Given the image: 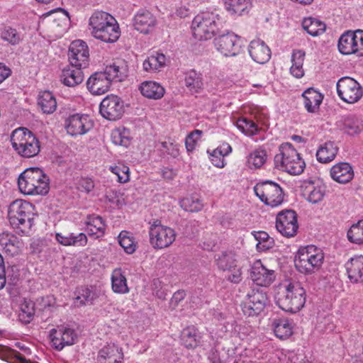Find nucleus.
Wrapping results in <instances>:
<instances>
[{
	"label": "nucleus",
	"mask_w": 363,
	"mask_h": 363,
	"mask_svg": "<svg viewBox=\"0 0 363 363\" xmlns=\"http://www.w3.org/2000/svg\"><path fill=\"white\" fill-rule=\"evenodd\" d=\"M91 35L105 43L116 42L120 36L119 26L116 19L104 11H95L89 18Z\"/></svg>",
	"instance_id": "obj_1"
},
{
	"label": "nucleus",
	"mask_w": 363,
	"mask_h": 363,
	"mask_svg": "<svg viewBox=\"0 0 363 363\" xmlns=\"http://www.w3.org/2000/svg\"><path fill=\"white\" fill-rule=\"evenodd\" d=\"M275 299L283 311L296 313L305 305L306 290L300 283L290 281L279 288Z\"/></svg>",
	"instance_id": "obj_2"
},
{
	"label": "nucleus",
	"mask_w": 363,
	"mask_h": 363,
	"mask_svg": "<svg viewBox=\"0 0 363 363\" xmlns=\"http://www.w3.org/2000/svg\"><path fill=\"white\" fill-rule=\"evenodd\" d=\"M34 206L23 200L13 201L9 208L10 224L20 235H28L33 225Z\"/></svg>",
	"instance_id": "obj_3"
},
{
	"label": "nucleus",
	"mask_w": 363,
	"mask_h": 363,
	"mask_svg": "<svg viewBox=\"0 0 363 363\" xmlns=\"http://www.w3.org/2000/svg\"><path fill=\"white\" fill-rule=\"evenodd\" d=\"M20 191L28 195H45L49 191V178L38 167H30L23 171L18 179Z\"/></svg>",
	"instance_id": "obj_4"
},
{
	"label": "nucleus",
	"mask_w": 363,
	"mask_h": 363,
	"mask_svg": "<svg viewBox=\"0 0 363 363\" xmlns=\"http://www.w3.org/2000/svg\"><path fill=\"white\" fill-rule=\"evenodd\" d=\"M11 143L17 154L24 158L33 157L40 151L38 138L26 128H19L13 130L11 136Z\"/></svg>",
	"instance_id": "obj_5"
},
{
	"label": "nucleus",
	"mask_w": 363,
	"mask_h": 363,
	"mask_svg": "<svg viewBox=\"0 0 363 363\" xmlns=\"http://www.w3.org/2000/svg\"><path fill=\"white\" fill-rule=\"evenodd\" d=\"M279 151L274 160L277 169L294 175L300 174L303 172L306 167L305 162L291 143L281 144Z\"/></svg>",
	"instance_id": "obj_6"
},
{
	"label": "nucleus",
	"mask_w": 363,
	"mask_h": 363,
	"mask_svg": "<svg viewBox=\"0 0 363 363\" xmlns=\"http://www.w3.org/2000/svg\"><path fill=\"white\" fill-rule=\"evenodd\" d=\"M113 80L121 81L118 66H106L104 72H95L86 82L89 91L94 95H101L108 91Z\"/></svg>",
	"instance_id": "obj_7"
},
{
	"label": "nucleus",
	"mask_w": 363,
	"mask_h": 363,
	"mask_svg": "<svg viewBox=\"0 0 363 363\" xmlns=\"http://www.w3.org/2000/svg\"><path fill=\"white\" fill-rule=\"evenodd\" d=\"M324 259L323 253L313 245L300 248L294 259L295 267L301 273L311 274L318 270Z\"/></svg>",
	"instance_id": "obj_8"
},
{
	"label": "nucleus",
	"mask_w": 363,
	"mask_h": 363,
	"mask_svg": "<svg viewBox=\"0 0 363 363\" xmlns=\"http://www.w3.org/2000/svg\"><path fill=\"white\" fill-rule=\"evenodd\" d=\"M217 19L212 13H203L195 16L191 23L195 38L199 40L212 38L218 29Z\"/></svg>",
	"instance_id": "obj_9"
},
{
	"label": "nucleus",
	"mask_w": 363,
	"mask_h": 363,
	"mask_svg": "<svg viewBox=\"0 0 363 363\" xmlns=\"http://www.w3.org/2000/svg\"><path fill=\"white\" fill-rule=\"evenodd\" d=\"M336 89L339 98L347 104H354L363 96L362 86L350 77H341L336 83Z\"/></svg>",
	"instance_id": "obj_10"
},
{
	"label": "nucleus",
	"mask_w": 363,
	"mask_h": 363,
	"mask_svg": "<svg viewBox=\"0 0 363 363\" xmlns=\"http://www.w3.org/2000/svg\"><path fill=\"white\" fill-rule=\"evenodd\" d=\"M255 194L265 204L272 207L280 205L284 200L282 189L272 181L267 180L254 187Z\"/></svg>",
	"instance_id": "obj_11"
},
{
	"label": "nucleus",
	"mask_w": 363,
	"mask_h": 363,
	"mask_svg": "<svg viewBox=\"0 0 363 363\" xmlns=\"http://www.w3.org/2000/svg\"><path fill=\"white\" fill-rule=\"evenodd\" d=\"M267 301V292L260 287L253 288L241 303L242 311L249 317L257 315L265 308Z\"/></svg>",
	"instance_id": "obj_12"
},
{
	"label": "nucleus",
	"mask_w": 363,
	"mask_h": 363,
	"mask_svg": "<svg viewBox=\"0 0 363 363\" xmlns=\"http://www.w3.org/2000/svg\"><path fill=\"white\" fill-rule=\"evenodd\" d=\"M150 242L154 248L162 249L170 246L175 240L174 230L161 224L160 221H155L149 230Z\"/></svg>",
	"instance_id": "obj_13"
},
{
	"label": "nucleus",
	"mask_w": 363,
	"mask_h": 363,
	"mask_svg": "<svg viewBox=\"0 0 363 363\" xmlns=\"http://www.w3.org/2000/svg\"><path fill=\"white\" fill-rule=\"evenodd\" d=\"M276 228L284 237L296 235L298 228L296 212L293 210L279 212L276 218Z\"/></svg>",
	"instance_id": "obj_14"
},
{
	"label": "nucleus",
	"mask_w": 363,
	"mask_h": 363,
	"mask_svg": "<svg viewBox=\"0 0 363 363\" xmlns=\"http://www.w3.org/2000/svg\"><path fill=\"white\" fill-rule=\"evenodd\" d=\"M99 111L101 116L108 120H117L124 113L123 101L116 95H108L101 102Z\"/></svg>",
	"instance_id": "obj_15"
},
{
	"label": "nucleus",
	"mask_w": 363,
	"mask_h": 363,
	"mask_svg": "<svg viewBox=\"0 0 363 363\" xmlns=\"http://www.w3.org/2000/svg\"><path fill=\"white\" fill-rule=\"evenodd\" d=\"M68 58L70 65L84 69L89 65V53L85 42L78 40L73 41L69 48Z\"/></svg>",
	"instance_id": "obj_16"
},
{
	"label": "nucleus",
	"mask_w": 363,
	"mask_h": 363,
	"mask_svg": "<svg viewBox=\"0 0 363 363\" xmlns=\"http://www.w3.org/2000/svg\"><path fill=\"white\" fill-rule=\"evenodd\" d=\"M215 45L218 50L225 56L236 55L240 48L238 35L229 32L216 38Z\"/></svg>",
	"instance_id": "obj_17"
},
{
	"label": "nucleus",
	"mask_w": 363,
	"mask_h": 363,
	"mask_svg": "<svg viewBox=\"0 0 363 363\" xmlns=\"http://www.w3.org/2000/svg\"><path fill=\"white\" fill-rule=\"evenodd\" d=\"M50 337L53 346L58 350H61L65 345L74 344L77 335L74 330L59 326L57 329H52L50 332Z\"/></svg>",
	"instance_id": "obj_18"
},
{
	"label": "nucleus",
	"mask_w": 363,
	"mask_h": 363,
	"mask_svg": "<svg viewBox=\"0 0 363 363\" xmlns=\"http://www.w3.org/2000/svg\"><path fill=\"white\" fill-rule=\"evenodd\" d=\"M67 122V131L72 135L85 134L92 127V123L86 115H72Z\"/></svg>",
	"instance_id": "obj_19"
},
{
	"label": "nucleus",
	"mask_w": 363,
	"mask_h": 363,
	"mask_svg": "<svg viewBox=\"0 0 363 363\" xmlns=\"http://www.w3.org/2000/svg\"><path fill=\"white\" fill-rule=\"evenodd\" d=\"M250 277L259 286H268L275 279L274 270L267 269L260 261L255 262L252 267Z\"/></svg>",
	"instance_id": "obj_20"
},
{
	"label": "nucleus",
	"mask_w": 363,
	"mask_h": 363,
	"mask_svg": "<svg viewBox=\"0 0 363 363\" xmlns=\"http://www.w3.org/2000/svg\"><path fill=\"white\" fill-rule=\"evenodd\" d=\"M122 349L114 343L108 344L101 349L97 357L98 363H122Z\"/></svg>",
	"instance_id": "obj_21"
},
{
	"label": "nucleus",
	"mask_w": 363,
	"mask_h": 363,
	"mask_svg": "<svg viewBox=\"0 0 363 363\" xmlns=\"http://www.w3.org/2000/svg\"><path fill=\"white\" fill-rule=\"evenodd\" d=\"M249 53L252 60L259 64H264L271 57V50L261 40H253L249 45Z\"/></svg>",
	"instance_id": "obj_22"
},
{
	"label": "nucleus",
	"mask_w": 363,
	"mask_h": 363,
	"mask_svg": "<svg viewBox=\"0 0 363 363\" xmlns=\"http://www.w3.org/2000/svg\"><path fill=\"white\" fill-rule=\"evenodd\" d=\"M345 267L351 283H363V256L350 259L345 263Z\"/></svg>",
	"instance_id": "obj_23"
},
{
	"label": "nucleus",
	"mask_w": 363,
	"mask_h": 363,
	"mask_svg": "<svg viewBox=\"0 0 363 363\" xmlns=\"http://www.w3.org/2000/svg\"><path fill=\"white\" fill-rule=\"evenodd\" d=\"M330 176L335 182L346 184L353 179L354 172L348 162H339L331 167Z\"/></svg>",
	"instance_id": "obj_24"
},
{
	"label": "nucleus",
	"mask_w": 363,
	"mask_h": 363,
	"mask_svg": "<svg viewBox=\"0 0 363 363\" xmlns=\"http://www.w3.org/2000/svg\"><path fill=\"white\" fill-rule=\"evenodd\" d=\"M82 68L71 66L64 68L60 75V81L67 86H75L81 84L84 80Z\"/></svg>",
	"instance_id": "obj_25"
},
{
	"label": "nucleus",
	"mask_w": 363,
	"mask_h": 363,
	"mask_svg": "<svg viewBox=\"0 0 363 363\" xmlns=\"http://www.w3.org/2000/svg\"><path fill=\"white\" fill-rule=\"evenodd\" d=\"M155 24V19L147 11H139L134 18L135 28L143 33H147Z\"/></svg>",
	"instance_id": "obj_26"
},
{
	"label": "nucleus",
	"mask_w": 363,
	"mask_h": 363,
	"mask_svg": "<svg viewBox=\"0 0 363 363\" xmlns=\"http://www.w3.org/2000/svg\"><path fill=\"white\" fill-rule=\"evenodd\" d=\"M302 96L304 100L305 108L310 113H315L319 109L323 99V95L313 88L306 90L302 94Z\"/></svg>",
	"instance_id": "obj_27"
},
{
	"label": "nucleus",
	"mask_w": 363,
	"mask_h": 363,
	"mask_svg": "<svg viewBox=\"0 0 363 363\" xmlns=\"http://www.w3.org/2000/svg\"><path fill=\"white\" fill-rule=\"evenodd\" d=\"M55 238L59 243L65 246L74 245L82 247L86 245L87 242L86 235L83 233L77 235L70 233L65 234L58 233H56Z\"/></svg>",
	"instance_id": "obj_28"
},
{
	"label": "nucleus",
	"mask_w": 363,
	"mask_h": 363,
	"mask_svg": "<svg viewBox=\"0 0 363 363\" xmlns=\"http://www.w3.org/2000/svg\"><path fill=\"white\" fill-rule=\"evenodd\" d=\"M337 152L338 147L334 142H326L317 150V160L320 163H328L335 159Z\"/></svg>",
	"instance_id": "obj_29"
},
{
	"label": "nucleus",
	"mask_w": 363,
	"mask_h": 363,
	"mask_svg": "<svg viewBox=\"0 0 363 363\" xmlns=\"http://www.w3.org/2000/svg\"><path fill=\"white\" fill-rule=\"evenodd\" d=\"M139 89L143 96L148 99H160L164 94V89L158 83L152 81L143 82Z\"/></svg>",
	"instance_id": "obj_30"
},
{
	"label": "nucleus",
	"mask_w": 363,
	"mask_h": 363,
	"mask_svg": "<svg viewBox=\"0 0 363 363\" xmlns=\"http://www.w3.org/2000/svg\"><path fill=\"white\" fill-rule=\"evenodd\" d=\"M273 330L275 335L279 339H286L293 333L292 323L284 318H279L273 320Z\"/></svg>",
	"instance_id": "obj_31"
},
{
	"label": "nucleus",
	"mask_w": 363,
	"mask_h": 363,
	"mask_svg": "<svg viewBox=\"0 0 363 363\" xmlns=\"http://www.w3.org/2000/svg\"><path fill=\"white\" fill-rule=\"evenodd\" d=\"M184 83L191 93H199L203 87L202 74L191 69L185 73Z\"/></svg>",
	"instance_id": "obj_32"
},
{
	"label": "nucleus",
	"mask_w": 363,
	"mask_h": 363,
	"mask_svg": "<svg viewBox=\"0 0 363 363\" xmlns=\"http://www.w3.org/2000/svg\"><path fill=\"white\" fill-rule=\"evenodd\" d=\"M303 194L309 202L317 203L323 200L325 194V187L323 185L314 186L313 183H309L304 187Z\"/></svg>",
	"instance_id": "obj_33"
},
{
	"label": "nucleus",
	"mask_w": 363,
	"mask_h": 363,
	"mask_svg": "<svg viewBox=\"0 0 363 363\" xmlns=\"http://www.w3.org/2000/svg\"><path fill=\"white\" fill-rule=\"evenodd\" d=\"M38 104L45 113H52L57 108V101L52 92L44 91L40 92L38 99Z\"/></svg>",
	"instance_id": "obj_34"
},
{
	"label": "nucleus",
	"mask_w": 363,
	"mask_h": 363,
	"mask_svg": "<svg viewBox=\"0 0 363 363\" xmlns=\"http://www.w3.org/2000/svg\"><path fill=\"white\" fill-rule=\"evenodd\" d=\"M354 31L348 30L344 33L338 41L339 51L343 55L355 53Z\"/></svg>",
	"instance_id": "obj_35"
},
{
	"label": "nucleus",
	"mask_w": 363,
	"mask_h": 363,
	"mask_svg": "<svg viewBox=\"0 0 363 363\" xmlns=\"http://www.w3.org/2000/svg\"><path fill=\"white\" fill-rule=\"evenodd\" d=\"M305 52L302 50H294L291 55L292 65L290 68L291 74L296 78H301L304 75L303 65Z\"/></svg>",
	"instance_id": "obj_36"
},
{
	"label": "nucleus",
	"mask_w": 363,
	"mask_h": 363,
	"mask_svg": "<svg viewBox=\"0 0 363 363\" xmlns=\"http://www.w3.org/2000/svg\"><path fill=\"white\" fill-rule=\"evenodd\" d=\"M216 262L218 267L224 272L238 266L235 254L233 251H223L218 254Z\"/></svg>",
	"instance_id": "obj_37"
},
{
	"label": "nucleus",
	"mask_w": 363,
	"mask_h": 363,
	"mask_svg": "<svg viewBox=\"0 0 363 363\" xmlns=\"http://www.w3.org/2000/svg\"><path fill=\"white\" fill-rule=\"evenodd\" d=\"M86 231L89 235L100 238L104 234L105 224L100 216H89L86 221Z\"/></svg>",
	"instance_id": "obj_38"
},
{
	"label": "nucleus",
	"mask_w": 363,
	"mask_h": 363,
	"mask_svg": "<svg viewBox=\"0 0 363 363\" xmlns=\"http://www.w3.org/2000/svg\"><path fill=\"white\" fill-rule=\"evenodd\" d=\"M303 28L311 35L318 36L325 30V24L315 18H304L302 23Z\"/></svg>",
	"instance_id": "obj_39"
},
{
	"label": "nucleus",
	"mask_w": 363,
	"mask_h": 363,
	"mask_svg": "<svg viewBox=\"0 0 363 363\" xmlns=\"http://www.w3.org/2000/svg\"><path fill=\"white\" fill-rule=\"evenodd\" d=\"M225 9L231 15L241 16L250 6V0H223Z\"/></svg>",
	"instance_id": "obj_40"
},
{
	"label": "nucleus",
	"mask_w": 363,
	"mask_h": 363,
	"mask_svg": "<svg viewBox=\"0 0 363 363\" xmlns=\"http://www.w3.org/2000/svg\"><path fill=\"white\" fill-rule=\"evenodd\" d=\"M200 337L198 335L197 330L193 327L184 328L181 335L182 345L186 348H194L199 342Z\"/></svg>",
	"instance_id": "obj_41"
},
{
	"label": "nucleus",
	"mask_w": 363,
	"mask_h": 363,
	"mask_svg": "<svg viewBox=\"0 0 363 363\" xmlns=\"http://www.w3.org/2000/svg\"><path fill=\"white\" fill-rule=\"evenodd\" d=\"M112 289L118 294H126L129 291L125 277L121 269L113 270L111 276Z\"/></svg>",
	"instance_id": "obj_42"
},
{
	"label": "nucleus",
	"mask_w": 363,
	"mask_h": 363,
	"mask_svg": "<svg viewBox=\"0 0 363 363\" xmlns=\"http://www.w3.org/2000/svg\"><path fill=\"white\" fill-rule=\"evenodd\" d=\"M119 245L127 254H133L137 247V242L132 234L128 231H121L118 237Z\"/></svg>",
	"instance_id": "obj_43"
},
{
	"label": "nucleus",
	"mask_w": 363,
	"mask_h": 363,
	"mask_svg": "<svg viewBox=\"0 0 363 363\" xmlns=\"http://www.w3.org/2000/svg\"><path fill=\"white\" fill-rule=\"evenodd\" d=\"M76 301L80 305H91L94 301L96 298L97 295L93 289L87 286H81L77 290Z\"/></svg>",
	"instance_id": "obj_44"
},
{
	"label": "nucleus",
	"mask_w": 363,
	"mask_h": 363,
	"mask_svg": "<svg viewBox=\"0 0 363 363\" xmlns=\"http://www.w3.org/2000/svg\"><path fill=\"white\" fill-rule=\"evenodd\" d=\"M111 140L117 145L128 147L130 144V132L126 128H117L112 131Z\"/></svg>",
	"instance_id": "obj_45"
},
{
	"label": "nucleus",
	"mask_w": 363,
	"mask_h": 363,
	"mask_svg": "<svg viewBox=\"0 0 363 363\" xmlns=\"http://www.w3.org/2000/svg\"><path fill=\"white\" fill-rule=\"evenodd\" d=\"M350 242L360 245L363 243V220L352 225L347 234Z\"/></svg>",
	"instance_id": "obj_46"
},
{
	"label": "nucleus",
	"mask_w": 363,
	"mask_h": 363,
	"mask_svg": "<svg viewBox=\"0 0 363 363\" xmlns=\"http://www.w3.org/2000/svg\"><path fill=\"white\" fill-rule=\"evenodd\" d=\"M266 160V151L262 149H257L250 154L247 157V163L250 168H259L265 163Z\"/></svg>",
	"instance_id": "obj_47"
},
{
	"label": "nucleus",
	"mask_w": 363,
	"mask_h": 363,
	"mask_svg": "<svg viewBox=\"0 0 363 363\" xmlns=\"http://www.w3.org/2000/svg\"><path fill=\"white\" fill-rule=\"evenodd\" d=\"M180 206L186 211L194 213L203 208L201 201L197 197H186L180 201Z\"/></svg>",
	"instance_id": "obj_48"
},
{
	"label": "nucleus",
	"mask_w": 363,
	"mask_h": 363,
	"mask_svg": "<svg viewBox=\"0 0 363 363\" xmlns=\"http://www.w3.org/2000/svg\"><path fill=\"white\" fill-rule=\"evenodd\" d=\"M35 314L34 303L31 301H25L21 306V313H19V319L25 323H29Z\"/></svg>",
	"instance_id": "obj_49"
},
{
	"label": "nucleus",
	"mask_w": 363,
	"mask_h": 363,
	"mask_svg": "<svg viewBox=\"0 0 363 363\" xmlns=\"http://www.w3.org/2000/svg\"><path fill=\"white\" fill-rule=\"evenodd\" d=\"M1 38L12 45L18 44L21 40L20 34L11 27H4L1 32Z\"/></svg>",
	"instance_id": "obj_50"
},
{
	"label": "nucleus",
	"mask_w": 363,
	"mask_h": 363,
	"mask_svg": "<svg viewBox=\"0 0 363 363\" xmlns=\"http://www.w3.org/2000/svg\"><path fill=\"white\" fill-rule=\"evenodd\" d=\"M18 238L10 233H3L0 234V245L6 249L7 251H12L11 247H15L18 244Z\"/></svg>",
	"instance_id": "obj_51"
},
{
	"label": "nucleus",
	"mask_w": 363,
	"mask_h": 363,
	"mask_svg": "<svg viewBox=\"0 0 363 363\" xmlns=\"http://www.w3.org/2000/svg\"><path fill=\"white\" fill-rule=\"evenodd\" d=\"M238 127L242 129L246 134L250 135H254L258 130L257 124L254 121L247 118L239 120Z\"/></svg>",
	"instance_id": "obj_52"
},
{
	"label": "nucleus",
	"mask_w": 363,
	"mask_h": 363,
	"mask_svg": "<svg viewBox=\"0 0 363 363\" xmlns=\"http://www.w3.org/2000/svg\"><path fill=\"white\" fill-rule=\"evenodd\" d=\"M111 171L117 175L118 182L125 183L129 180V168L125 165L110 167Z\"/></svg>",
	"instance_id": "obj_53"
},
{
	"label": "nucleus",
	"mask_w": 363,
	"mask_h": 363,
	"mask_svg": "<svg viewBox=\"0 0 363 363\" xmlns=\"http://www.w3.org/2000/svg\"><path fill=\"white\" fill-rule=\"evenodd\" d=\"M201 134V130H195L187 135L185 140V145L188 152H191L194 150L196 143Z\"/></svg>",
	"instance_id": "obj_54"
},
{
	"label": "nucleus",
	"mask_w": 363,
	"mask_h": 363,
	"mask_svg": "<svg viewBox=\"0 0 363 363\" xmlns=\"http://www.w3.org/2000/svg\"><path fill=\"white\" fill-rule=\"evenodd\" d=\"M228 276H226V279L232 283L238 284L242 280V273L241 269L238 266L232 268L230 269H228Z\"/></svg>",
	"instance_id": "obj_55"
},
{
	"label": "nucleus",
	"mask_w": 363,
	"mask_h": 363,
	"mask_svg": "<svg viewBox=\"0 0 363 363\" xmlns=\"http://www.w3.org/2000/svg\"><path fill=\"white\" fill-rule=\"evenodd\" d=\"M355 53L359 56H363V30H357L354 31Z\"/></svg>",
	"instance_id": "obj_56"
},
{
	"label": "nucleus",
	"mask_w": 363,
	"mask_h": 363,
	"mask_svg": "<svg viewBox=\"0 0 363 363\" xmlns=\"http://www.w3.org/2000/svg\"><path fill=\"white\" fill-rule=\"evenodd\" d=\"M185 296L186 293L184 290H178L176 291L170 300V306L172 307V308H175L179 305L180 301L184 300Z\"/></svg>",
	"instance_id": "obj_57"
},
{
	"label": "nucleus",
	"mask_w": 363,
	"mask_h": 363,
	"mask_svg": "<svg viewBox=\"0 0 363 363\" xmlns=\"http://www.w3.org/2000/svg\"><path fill=\"white\" fill-rule=\"evenodd\" d=\"M143 69L147 72L156 71L159 69L157 67V62L154 59V56L150 55L148 57L143 64Z\"/></svg>",
	"instance_id": "obj_58"
},
{
	"label": "nucleus",
	"mask_w": 363,
	"mask_h": 363,
	"mask_svg": "<svg viewBox=\"0 0 363 363\" xmlns=\"http://www.w3.org/2000/svg\"><path fill=\"white\" fill-rule=\"evenodd\" d=\"M94 187L92 179L89 178H82L79 182V188L84 190L86 192H90Z\"/></svg>",
	"instance_id": "obj_59"
},
{
	"label": "nucleus",
	"mask_w": 363,
	"mask_h": 363,
	"mask_svg": "<svg viewBox=\"0 0 363 363\" xmlns=\"http://www.w3.org/2000/svg\"><path fill=\"white\" fill-rule=\"evenodd\" d=\"M274 246V240L272 238L267 239L262 243H257L256 248L258 251H266Z\"/></svg>",
	"instance_id": "obj_60"
},
{
	"label": "nucleus",
	"mask_w": 363,
	"mask_h": 363,
	"mask_svg": "<svg viewBox=\"0 0 363 363\" xmlns=\"http://www.w3.org/2000/svg\"><path fill=\"white\" fill-rule=\"evenodd\" d=\"M210 160L214 166L220 168L224 167L223 157H221V155H219L218 153H215V150L213 153L211 154Z\"/></svg>",
	"instance_id": "obj_61"
},
{
	"label": "nucleus",
	"mask_w": 363,
	"mask_h": 363,
	"mask_svg": "<svg viewBox=\"0 0 363 363\" xmlns=\"http://www.w3.org/2000/svg\"><path fill=\"white\" fill-rule=\"evenodd\" d=\"M231 146L228 143H223L215 150V153H218L219 155H221V157H223L231 152Z\"/></svg>",
	"instance_id": "obj_62"
},
{
	"label": "nucleus",
	"mask_w": 363,
	"mask_h": 363,
	"mask_svg": "<svg viewBox=\"0 0 363 363\" xmlns=\"http://www.w3.org/2000/svg\"><path fill=\"white\" fill-rule=\"evenodd\" d=\"M252 234L253 235L255 239L257 241V243H262L270 238L269 235L264 231H254L252 233Z\"/></svg>",
	"instance_id": "obj_63"
},
{
	"label": "nucleus",
	"mask_w": 363,
	"mask_h": 363,
	"mask_svg": "<svg viewBox=\"0 0 363 363\" xmlns=\"http://www.w3.org/2000/svg\"><path fill=\"white\" fill-rule=\"evenodd\" d=\"M152 55L154 56V59L157 62V67H159V69L165 65L167 58L164 54L156 52Z\"/></svg>",
	"instance_id": "obj_64"
}]
</instances>
